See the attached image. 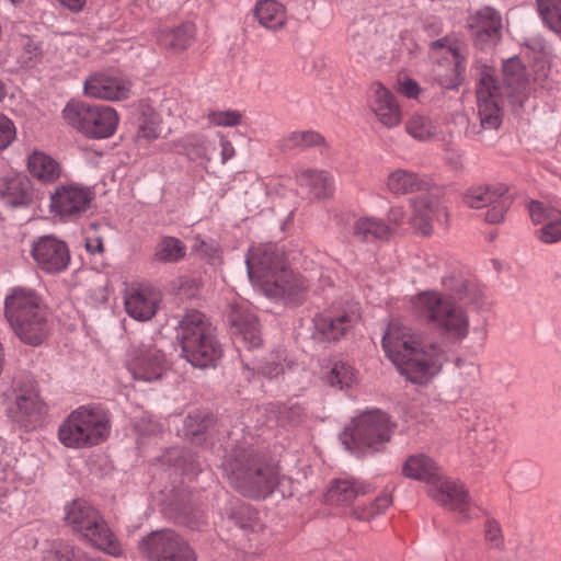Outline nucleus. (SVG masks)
<instances>
[{
	"mask_svg": "<svg viewBox=\"0 0 561 561\" xmlns=\"http://www.w3.org/2000/svg\"><path fill=\"white\" fill-rule=\"evenodd\" d=\"M220 146H221V159H222V162H226L227 160L231 159L234 156V148L229 140H227L222 137H221Z\"/></svg>",
	"mask_w": 561,
	"mask_h": 561,
	"instance_id": "13d9d810",
	"label": "nucleus"
},
{
	"mask_svg": "<svg viewBox=\"0 0 561 561\" xmlns=\"http://www.w3.org/2000/svg\"><path fill=\"white\" fill-rule=\"evenodd\" d=\"M467 26L476 44L483 49L495 45L500 41L503 19L497 10L484 5L469 14Z\"/></svg>",
	"mask_w": 561,
	"mask_h": 561,
	"instance_id": "a211bd4d",
	"label": "nucleus"
},
{
	"mask_svg": "<svg viewBox=\"0 0 561 561\" xmlns=\"http://www.w3.org/2000/svg\"><path fill=\"white\" fill-rule=\"evenodd\" d=\"M85 96L105 101L126 100L131 94V82L110 71H94L83 82Z\"/></svg>",
	"mask_w": 561,
	"mask_h": 561,
	"instance_id": "2eb2a0df",
	"label": "nucleus"
},
{
	"mask_svg": "<svg viewBox=\"0 0 561 561\" xmlns=\"http://www.w3.org/2000/svg\"><path fill=\"white\" fill-rule=\"evenodd\" d=\"M124 365L134 379L151 382L167 370L165 355L151 342H133L125 353Z\"/></svg>",
	"mask_w": 561,
	"mask_h": 561,
	"instance_id": "f8f14e48",
	"label": "nucleus"
},
{
	"mask_svg": "<svg viewBox=\"0 0 561 561\" xmlns=\"http://www.w3.org/2000/svg\"><path fill=\"white\" fill-rule=\"evenodd\" d=\"M538 238L545 243H556L561 240V214L560 217L550 220L537 231Z\"/></svg>",
	"mask_w": 561,
	"mask_h": 561,
	"instance_id": "3c124183",
	"label": "nucleus"
},
{
	"mask_svg": "<svg viewBox=\"0 0 561 561\" xmlns=\"http://www.w3.org/2000/svg\"><path fill=\"white\" fill-rule=\"evenodd\" d=\"M62 117L68 125L93 139L111 137L119 122L117 112L107 105H89L68 103L62 110Z\"/></svg>",
	"mask_w": 561,
	"mask_h": 561,
	"instance_id": "9d476101",
	"label": "nucleus"
},
{
	"mask_svg": "<svg viewBox=\"0 0 561 561\" xmlns=\"http://www.w3.org/2000/svg\"><path fill=\"white\" fill-rule=\"evenodd\" d=\"M178 147L192 160L209 161L216 142L204 134H188L178 140Z\"/></svg>",
	"mask_w": 561,
	"mask_h": 561,
	"instance_id": "473e14b6",
	"label": "nucleus"
},
{
	"mask_svg": "<svg viewBox=\"0 0 561 561\" xmlns=\"http://www.w3.org/2000/svg\"><path fill=\"white\" fill-rule=\"evenodd\" d=\"M322 140L321 135L313 130H297L287 134L280 140V148L283 150L306 149L320 145Z\"/></svg>",
	"mask_w": 561,
	"mask_h": 561,
	"instance_id": "ea45409f",
	"label": "nucleus"
},
{
	"mask_svg": "<svg viewBox=\"0 0 561 561\" xmlns=\"http://www.w3.org/2000/svg\"><path fill=\"white\" fill-rule=\"evenodd\" d=\"M85 247L90 253H98L103 251V243L100 239L87 241Z\"/></svg>",
	"mask_w": 561,
	"mask_h": 561,
	"instance_id": "052dcab7",
	"label": "nucleus"
},
{
	"mask_svg": "<svg viewBox=\"0 0 561 561\" xmlns=\"http://www.w3.org/2000/svg\"><path fill=\"white\" fill-rule=\"evenodd\" d=\"M499 93L500 88L493 75L489 70L481 71L477 85V100L480 123L484 129H496L501 125Z\"/></svg>",
	"mask_w": 561,
	"mask_h": 561,
	"instance_id": "6ab92c4d",
	"label": "nucleus"
},
{
	"mask_svg": "<svg viewBox=\"0 0 561 561\" xmlns=\"http://www.w3.org/2000/svg\"><path fill=\"white\" fill-rule=\"evenodd\" d=\"M186 255L185 244L175 237H163L156 247L154 259L162 263H175Z\"/></svg>",
	"mask_w": 561,
	"mask_h": 561,
	"instance_id": "4c0bfd02",
	"label": "nucleus"
},
{
	"mask_svg": "<svg viewBox=\"0 0 561 561\" xmlns=\"http://www.w3.org/2000/svg\"><path fill=\"white\" fill-rule=\"evenodd\" d=\"M248 277L263 293L286 304H300L308 284L287 266L284 252L274 243L253 245L245 257Z\"/></svg>",
	"mask_w": 561,
	"mask_h": 561,
	"instance_id": "f257e3e1",
	"label": "nucleus"
},
{
	"mask_svg": "<svg viewBox=\"0 0 561 561\" xmlns=\"http://www.w3.org/2000/svg\"><path fill=\"white\" fill-rule=\"evenodd\" d=\"M412 313L443 332L448 339L463 341L470 330L465 310L451 296L436 290H425L410 298Z\"/></svg>",
	"mask_w": 561,
	"mask_h": 561,
	"instance_id": "20e7f679",
	"label": "nucleus"
},
{
	"mask_svg": "<svg viewBox=\"0 0 561 561\" xmlns=\"http://www.w3.org/2000/svg\"><path fill=\"white\" fill-rule=\"evenodd\" d=\"M507 187L503 184L493 186H477L469 188L463 197L465 203L471 208H481L504 196Z\"/></svg>",
	"mask_w": 561,
	"mask_h": 561,
	"instance_id": "e433bc0d",
	"label": "nucleus"
},
{
	"mask_svg": "<svg viewBox=\"0 0 561 561\" xmlns=\"http://www.w3.org/2000/svg\"><path fill=\"white\" fill-rule=\"evenodd\" d=\"M159 301L160 294L148 285L131 286L124 297L127 314L140 322L150 320L157 313Z\"/></svg>",
	"mask_w": 561,
	"mask_h": 561,
	"instance_id": "5701e85b",
	"label": "nucleus"
},
{
	"mask_svg": "<svg viewBox=\"0 0 561 561\" xmlns=\"http://www.w3.org/2000/svg\"><path fill=\"white\" fill-rule=\"evenodd\" d=\"M367 104L383 127L391 129L401 124V107L391 91L380 82L370 85Z\"/></svg>",
	"mask_w": 561,
	"mask_h": 561,
	"instance_id": "412c9836",
	"label": "nucleus"
},
{
	"mask_svg": "<svg viewBox=\"0 0 561 561\" xmlns=\"http://www.w3.org/2000/svg\"><path fill=\"white\" fill-rule=\"evenodd\" d=\"M411 206L413 209L411 222L424 236L432 232V221L440 215H445L439 204L427 197L412 199Z\"/></svg>",
	"mask_w": 561,
	"mask_h": 561,
	"instance_id": "c85d7f7f",
	"label": "nucleus"
},
{
	"mask_svg": "<svg viewBox=\"0 0 561 561\" xmlns=\"http://www.w3.org/2000/svg\"><path fill=\"white\" fill-rule=\"evenodd\" d=\"M484 538L491 548H501L503 546V534L500 524L488 518L484 524Z\"/></svg>",
	"mask_w": 561,
	"mask_h": 561,
	"instance_id": "5fc2aeb1",
	"label": "nucleus"
},
{
	"mask_svg": "<svg viewBox=\"0 0 561 561\" xmlns=\"http://www.w3.org/2000/svg\"><path fill=\"white\" fill-rule=\"evenodd\" d=\"M34 201L31 179L22 173L0 178V202L10 208L28 207Z\"/></svg>",
	"mask_w": 561,
	"mask_h": 561,
	"instance_id": "b1692460",
	"label": "nucleus"
},
{
	"mask_svg": "<svg viewBox=\"0 0 561 561\" xmlns=\"http://www.w3.org/2000/svg\"><path fill=\"white\" fill-rule=\"evenodd\" d=\"M392 503V497L389 493H382L375 499L369 505L357 506L353 511L355 518L359 520H370L375 516L382 514Z\"/></svg>",
	"mask_w": 561,
	"mask_h": 561,
	"instance_id": "37998d69",
	"label": "nucleus"
},
{
	"mask_svg": "<svg viewBox=\"0 0 561 561\" xmlns=\"http://www.w3.org/2000/svg\"><path fill=\"white\" fill-rule=\"evenodd\" d=\"M61 5L68 8L73 12L81 11L85 5L87 0H57Z\"/></svg>",
	"mask_w": 561,
	"mask_h": 561,
	"instance_id": "bf43d9fd",
	"label": "nucleus"
},
{
	"mask_svg": "<svg viewBox=\"0 0 561 561\" xmlns=\"http://www.w3.org/2000/svg\"><path fill=\"white\" fill-rule=\"evenodd\" d=\"M404 129L410 137L422 142L431 141L438 134L437 124L421 113L411 114L405 121Z\"/></svg>",
	"mask_w": 561,
	"mask_h": 561,
	"instance_id": "c9c22d12",
	"label": "nucleus"
},
{
	"mask_svg": "<svg viewBox=\"0 0 561 561\" xmlns=\"http://www.w3.org/2000/svg\"><path fill=\"white\" fill-rule=\"evenodd\" d=\"M16 138V128L14 123L3 114H0V150H4L12 145Z\"/></svg>",
	"mask_w": 561,
	"mask_h": 561,
	"instance_id": "603ef678",
	"label": "nucleus"
},
{
	"mask_svg": "<svg viewBox=\"0 0 561 561\" xmlns=\"http://www.w3.org/2000/svg\"><path fill=\"white\" fill-rule=\"evenodd\" d=\"M385 185L390 194L400 196L424 190L426 182L413 171L397 169L388 174Z\"/></svg>",
	"mask_w": 561,
	"mask_h": 561,
	"instance_id": "7c9ffc66",
	"label": "nucleus"
},
{
	"mask_svg": "<svg viewBox=\"0 0 561 561\" xmlns=\"http://www.w3.org/2000/svg\"><path fill=\"white\" fill-rule=\"evenodd\" d=\"M357 308L337 314L320 313L313 318V337L320 341H337L359 321Z\"/></svg>",
	"mask_w": 561,
	"mask_h": 561,
	"instance_id": "4be33fe9",
	"label": "nucleus"
},
{
	"mask_svg": "<svg viewBox=\"0 0 561 561\" xmlns=\"http://www.w3.org/2000/svg\"><path fill=\"white\" fill-rule=\"evenodd\" d=\"M368 492V485L352 478H337L329 482L324 499L330 505L346 506Z\"/></svg>",
	"mask_w": 561,
	"mask_h": 561,
	"instance_id": "bb28decb",
	"label": "nucleus"
},
{
	"mask_svg": "<svg viewBox=\"0 0 561 561\" xmlns=\"http://www.w3.org/2000/svg\"><path fill=\"white\" fill-rule=\"evenodd\" d=\"M195 25L185 22L172 30H164L159 35L160 44L174 53L187 49L195 39Z\"/></svg>",
	"mask_w": 561,
	"mask_h": 561,
	"instance_id": "72a5a7b5",
	"label": "nucleus"
},
{
	"mask_svg": "<svg viewBox=\"0 0 561 561\" xmlns=\"http://www.w3.org/2000/svg\"><path fill=\"white\" fill-rule=\"evenodd\" d=\"M208 125L216 127H234L241 124L242 114L237 110H213L206 114Z\"/></svg>",
	"mask_w": 561,
	"mask_h": 561,
	"instance_id": "49530a36",
	"label": "nucleus"
},
{
	"mask_svg": "<svg viewBox=\"0 0 561 561\" xmlns=\"http://www.w3.org/2000/svg\"><path fill=\"white\" fill-rule=\"evenodd\" d=\"M297 183L316 198H325L334 192L333 178L325 171L306 169L296 175Z\"/></svg>",
	"mask_w": 561,
	"mask_h": 561,
	"instance_id": "c756f323",
	"label": "nucleus"
},
{
	"mask_svg": "<svg viewBox=\"0 0 561 561\" xmlns=\"http://www.w3.org/2000/svg\"><path fill=\"white\" fill-rule=\"evenodd\" d=\"M492 206L485 214V220L489 224H500L504 220L505 213L510 207V199L505 195L496 198L495 202L491 203Z\"/></svg>",
	"mask_w": 561,
	"mask_h": 561,
	"instance_id": "864d4df0",
	"label": "nucleus"
},
{
	"mask_svg": "<svg viewBox=\"0 0 561 561\" xmlns=\"http://www.w3.org/2000/svg\"><path fill=\"white\" fill-rule=\"evenodd\" d=\"M110 432L111 422L104 410L82 405L62 421L58 428V439L68 448H89L103 443Z\"/></svg>",
	"mask_w": 561,
	"mask_h": 561,
	"instance_id": "6e6552de",
	"label": "nucleus"
},
{
	"mask_svg": "<svg viewBox=\"0 0 561 561\" xmlns=\"http://www.w3.org/2000/svg\"><path fill=\"white\" fill-rule=\"evenodd\" d=\"M405 213L401 206H393L389 209L388 220L393 230L404 221Z\"/></svg>",
	"mask_w": 561,
	"mask_h": 561,
	"instance_id": "4d7b16f0",
	"label": "nucleus"
},
{
	"mask_svg": "<svg viewBox=\"0 0 561 561\" xmlns=\"http://www.w3.org/2000/svg\"><path fill=\"white\" fill-rule=\"evenodd\" d=\"M160 117L150 106L144 108L139 118L137 137L147 141L154 140L160 135Z\"/></svg>",
	"mask_w": 561,
	"mask_h": 561,
	"instance_id": "79ce46f5",
	"label": "nucleus"
},
{
	"mask_svg": "<svg viewBox=\"0 0 561 561\" xmlns=\"http://www.w3.org/2000/svg\"><path fill=\"white\" fill-rule=\"evenodd\" d=\"M228 319L237 343L243 344L248 350L256 348L262 344L257 318L245 304H232Z\"/></svg>",
	"mask_w": 561,
	"mask_h": 561,
	"instance_id": "aec40b11",
	"label": "nucleus"
},
{
	"mask_svg": "<svg viewBox=\"0 0 561 561\" xmlns=\"http://www.w3.org/2000/svg\"><path fill=\"white\" fill-rule=\"evenodd\" d=\"M486 438L490 440L489 442V448L490 450H494L495 449V445H494V437L492 434H486Z\"/></svg>",
	"mask_w": 561,
	"mask_h": 561,
	"instance_id": "0e129e2a",
	"label": "nucleus"
},
{
	"mask_svg": "<svg viewBox=\"0 0 561 561\" xmlns=\"http://www.w3.org/2000/svg\"><path fill=\"white\" fill-rule=\"evenodd\" d=\"M538 12L545 24L561 34V0H536Z\"/></svg>",
	"mask_w": 561,
	"mask_h": 561,
	"instance_id": "a19ab883",
	"label": "nucleus"
},
{
	"mask_svg": "<svg viewBox=\"0 0 561 561\" xmlns=\"http://www.w3.org/2000/svg\"><path fill=\"white\" fill-rule=\"evenodd\" d=\"M392 503V497L389 493H382L375 499L369 505L357 506L353 511L355 518L359 520H370L375 516L382 514Z\"/></svg>",
	"mask_w": 561,
	"mask_h": 561,
	"instance_id": "c03bdc74",
	"label": "nucleus"
},
{
	"mask_svg": "<svg viewBox=\"0 0 561 561\" xmlns=\"http://www.w3.org/2000/svg\"><path fill=\"white\" fill-rule=\"evenodd\" d=\"M25 165L30 178L44 185L56 183L62 174L60 163L42 150L30 152Z\"/></svg>",
	"mask_w": 561,
	"mask_h": 561,
	"instance_id": "a878e982",
	"label": "nucleus"
},
{
	"mask_svg": "<svg viewBox=\"0 0 561 561\" xmlns=\"http://www.w3.org/2000/svg\"><path fill=\"white\" fill-rule=\"evenodd\" d=\"M138 549L150 561H196L188 542L171 529L156 530L144 537Z\"/></svg>",
	"mask_w": 561,
	"mask_h": 561,
	"instance_id": "9b49d317",
	"label": "nucleus"
},
{
	"mask_svg": "<svg viewBox=\"0 0 561 561\" xmlns=\"http://www.w3.org/2000/svg\"><path fill=\"white\" fill-rule=\"evenodd\" d=\"M13 4L20 3L22 0H10Z\"/></svg>",
	"mask_w": 561,
	"mask_h": 561,
	"instance_id": "338daca9",
	"label": "nucleus"
},
{
	"mask_svg": "<svg viewBox=\"0 0 561 561\" xmlns=\"http://www.w3.org/2000/svg\"><path fill=\"white\" fill-rule=\"evenodd\" d=\"M469 290V285L465 282L461 283L458 289V296L460 300H463L466 304H470L473 301L470 297H468L467 291Z\"/></svg>",
	"mask_w": 561,
	"mask_h": 561,
	"instance_id": "680f3d73",
	"label": "nucleus"
},
{
	"mask_svg": "<svg viewBox=\"0 0 561 561\" xmlns=\"http://www.w3.org/2000/svg\"><path fill=\"white\" fill-rule=\"evenodd\" d=\"M427 493L434 501L457 513L460 518H471V499L465 484L459 480L440 477L430 486Z\"/></svg>",
	"mask_w": 561,
	"mask_h": 561,
	"instance_id": "dca6fc26",
	"label": "nucleus"
},
{
	"mask_svg": "<svg viewBox=\"0 0 561 561\" xmlns=\"http://www.w3.org/2000/svg\"><path fill=\"white\" fill-rule=\"evenodd\" d=\"M30 254L36 267L48 275L65 272L71 260L68 244L55 234H43L33 239Z\"/></svg>",
	"mask_w": 561,
	"mask_h": 561,
	"instance_id": "4468645a",
	"label": "nucleus"
},
{
	"mask_svg": "<svg viewBox=\"0 0 561 561\" xmlns=\"http://www.w3.org/2000/svg\"><path fill=\"white\" fill-rule=\"evenodd\" d=\"M65 522L71 530L92 547L114 558L124 550L102 515L83 500H73L65 506Z\"/></svg>",
	"mask_w": 561,
	"mask_h": 561,
	"instance_id": "0eeeda50",
	"label": "nucleus"
},
{
	"mask_svg": "<svg viewBox=\"0 0 561 561\" xmlns=\"http://www.w3.org/2000/svg\"><path fill=\"white\" fill-rule=\"evenodd\" d=\"M285 359V352L277 351L272 353L264 362H261L256 369L268 378H274L284 371L283 360Z\"/></svg>",
	"mask_w": 561,
	"mask_h": 561,
	"instance_id": "8fccbe9b",
	"label": "nucleus"
},
{
	"mask_svg": "<svg viewBox=\"0 0 561 561\" xmlns=\"http://www.w3.org/2000/svg\"><path fill=\"white\" fill-rule=\"evenodd\" d=\"M398 91L409 99H415L421 92L419 83L411 78H403L398 81Z\"/></svg>",
	"mask_w": 561,
	"mask_h": 561,
	"instance_id": "6e6d98bb",
	"label": "nucleus"
},
{
	"mask_svg": "<svg viewBox=\"0 0 561 561\" xmlns=\"http://www.w3.org/2000/svg\"><path fill=\"white\" fill-rule=\"evenodd\" d=\"M4 96H5V89H4L2 81L0 80V102L4 99Z\"/></svg>",
	"mask_w": 561,
	"mask_h": 561,
	"instance_id": "69168bd1",
	"label": "nucleus"
},
{
	"mask_svg": "<svg viewBox=\"0 0 561 561\" xmlns=\"http://www.w3.org/2000/svg\"><path fill=\"white\" fill-rule=\"evenodd\" d=\"M387 357L399 373L413 383L425 385L442 369L444 351L435 344L421 346L398 321H392L382 336Z\"/></svg>",
	"mask_w": 561,
	"mask_h": 561,
	"instance_id": "f03ea898",
	"label": "nucleus"
},
{
	"mask_svg": "<svg viewBox=\"0 0 561 561\" xmlns=\"http://www.w3.org/2000/svg\"><path fill=\"white\" fill-rule=\"evenodd\" d=\"M193 420H194V417H193V416H188V417L186 419V427H187V428H190V426H191V422H192ZM202 431H203L202 428H196V430H193V428H192V430H188L187 432H188L190 434H192V435H197V434H199Z\"/></svg>",
	"mask_w": 561,
	"mask_h": 561,
	"instance_id": "e2e57ef3",
	"label": "nucleus"
},
{
	"mask_svg": "<svg viewBox=\"0 0 561 561\" xmlns=\"http://www.w3.org/2000/svg\"><path fill=\"white\" fill-rule=\"evenodd\" d=\"M505 83L514 90H519L526 82L525 68L518 58H510L503 64Z\"/></svg>",
	"mask_w": 561,
	"mask_h": 561,
	"instance_id": "a18cd8bd",
	"label": "nucleus"
},
{
	"mask_svg": "<svg viewBox=\"0 0 561 561\" xmlns=\"http://www.w3.org/2000/svg\"><path fill=\"white\" fill-rule=\"evenodd\" d=\"M433 51L446 49L443 60L433 67L434 80L444 89H456L462 81L463 57L458 45L449 44L447 38L431 44Z\"/></svg>",
	"mask_w": 561,
	"mask_h": 561,
	"instance_id": "f3484780",
	"label": "nucleus"
},
{
	"mask_svg": "<svg viewBox=\"0 0 561 561\" xmlns=\"http://www.w3.org/2000/svg\"><path fill=\"white\" fill-rule=\"evenodd\" d=\"M183 357L194 367H213L222 355L215 329L197 310L187 311L176 327Z\"/></svg>",
	"mask_w": 561,
	"mask_h": 561,
	"instance_id": "39448f33",
	"label": "nucleus"
},
{
	"mask_svg": "<svg viewBox=\"0 0 561 561\" xmlns=\"http://www.w3.org/2000/svg\"><path fill=\"white\" fill-rule=\"evenodd\" d=\"M254 16L265 28L277 31L286 24V11L275 0H260L254 7Z\"/></svg>",
	"mask_w": 561,
	"mask_h": 561,
	"instance_id": "f704fd0d",
	"label": "nucleus"
},
{
	"mask_svg": "<svg viewBox=\"0 0 561 561\" xmlns=\"http://www.w3.org/2000/svg\"><path fill=\"white\" fill-rule=\"evenodd\" d=\"M4 317L13 332L26 344L38 345L47 336L46 308L33 288H10L4 297Z\"/></svg>",
	"mask_w": 561,
	"mask_h": 561,
	"instance_id": "7ed1b4c3",
	"label": "nucleus"
},
{
	"mask_svg": "<svg viewBox=\"0 0 561 561\" xmlns=\"http://www.w3.org/2000/svg\"><path fill=\"white\" fill-rule=\"evenodd\" d=\"M193 249L194 251L198 252L208 263H221L222 252L219 244L216 241L211 239L204 240L201 238H196Z\"/></svg>",
	"mask_w": 561,
	"mask_h": 561,
	"instance_id": "09e8293b",
	"label": "nucleus"
},
{
	"mask_svg": "<svg viewBox=\"0 0 561 561\" xmlns=\"http://www.w3.org/2000/svg\"><path fill=\"white\" fill-rule=\"evenodd\" d=\"M327 381L340 389L350 388L357 381V371L354 367L343 360H335L332 363L329 373L327 374Z\"/></svg>",
	"mask_w": 561,
	"mask_h": 561,
	"instance_id": "58836bf2",
	"label": "nucleus"
},
{
	"mask_svg": "<svg viewBox=\"0 0 561 561\" xmlns=\"http://www.w3.org/2000/svg\"><path fill=\"white\" fill-rule=\"evenodd\" d=\"M391 433L388 415L380 410H368L353 419L340 434V440L346 450L359 454L365 447L377 449L390 439Z\"/></svg>",
	"mask_w": 561,
	"mask_h": 561,
	"instance_id": "1a4fd4ad",
	"label": "nucleus"
},
{
	"mask_svg": "<svg viewBox=\"0 0 561 561\" xmlns=\"http://www.w3.org/2000/svg\"><path fill=\"white\" fill-rule=\"evenodd\" d=\"M93 198L94 193L88 186L61 184L49 194V213L61 220H72L89 209Z\"/></svg>",
	"mask_w": 561,
	"mask_h": 561,
	"instance_id": "ddd939ff",
	"label": "nucleus"
},
{
	"mask_svg": "<svg viewBox=\"0 0 561 561\" xmlns=\"http://www.w3.org/2000/svg\"><path fill=\"white\" fill-rule=\"evenodd\" d=\"M44 411V404L38 394L32 390L21 391L7 407L9 417L20 426L27 427L37 422Z\"/></svg>",
	"mask_w": 561,
	"mask_h": 561,
	"instance_id": "393cba45",
	"label": "nucleus"
},
{
	"mask_svg": "<svg viewBox=\"0 0 561 561\" xmlns=\"http://www.w3.org/2000/svg\"><path fill=\"white\" fill-rule=\"evenodd\" d=\"M528 211L531 221L536 225H546L550 220L560 217L561 211L550 204L540 201H530L528 203Z\"/></svg>",
	"mask_w": 561,
	"mask_h": 561,
	"instance_id": "de8ad7c7",
	"label": "nucleus"
},
{
	"mask_svg": "<svg viewBox=\"0 0 561 561\" xmlns=\"http://www.w3.org/2000/svg\"><path fill=\"white\" fill-rule=\"evenodd\" d=\"M222 469L231 484L244 495L266 497L277 484V473L260 463L251 448L237 447L222 462Z\"/></svg>",
	"mask_w": 561,
	"mask_h": 561,
	"instance_id": "423d86ee",
	"label": "nucleus"
},
{
	"mask_svg": "<svg viewBox=\"0 0 561 561\" xmlns=\"http://www.w3.org/2000/svg\"><path fill=\"white\" fill-rule=\"evenodd\" d=\"M353 234L362 241L388 240L393 228L375 217H359L353 224Z\"/></svg>",
	"mask_w": 561,
	"mask_h": 561,
	"instance_id": "2f4dec72",
	"label": "nucleus"
},
{
	"mask_svg": "<svg viewBox=\"0 0 561 561\" xmlns=\"http://www.w3.org/2000/svg\"><path fill=\"white\" fill-rule=\"evenodd\" d=\"M402 472L407 478L425 482L427 490L442 477L436 462L424 454L410 456L403 465Z\"/></svg>",
	"mask_w": 561,
	"mask_h": 561,
	"instance_id": "cd10ccee",
	"label": "nucleus"
}]
</instances>
